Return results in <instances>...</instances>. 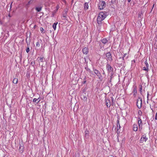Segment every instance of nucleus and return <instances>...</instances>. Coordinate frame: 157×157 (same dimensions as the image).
Here are the masks:
<instances>
[{
	"label": "nucleus",
	"mask_w": 157,
	"mask_h": 157,
	"mask_svg": "<svg viewBox=\"0 0 157 157\" xmlns=\"http://www.w3.org/2000/svg\"><path fill=\"white\" fill-rule=\"evenodd\" d=\"M101 41L103 44H105L107 42L108 40L104 38L101 40Z\"/></svg>",
	"instance_id": "obj_19"
},
{
	"label": "nucleus",
	"mask_w": 157,
	"mask_h": 157,
	"mask_svg": "<svg viewBox=\"0 0 157 157\" xmlns=\"http://www.w3.org/2000/svg\"><path fill=\"white\" fill-rule=\"evenodd\" d=\"M29 51L30 49L29 47H28L26 49V52L27 53H28L29 52Z\"/></svg>",
	"instance_id": "obj_28"
},
{
	"label": "nucleus",
	"mask_w": 157,
	"mask_h": 157,
	"mask_svg": "<svg viewBox=\"0 0 157 157\" xmlns=\"http://www.w3.org/2000/svg\"><path fill=\"white\" fill-rule=\"evenodd\" d=\"M133 130L134 131H136L138 130L137 125L136 124H134L133 125Z\"/></svg>",
	"instance_id": "obj_13"
},
{
	"label": "nucleus",
	"mask_w": 157,
	"mask_h": 157,
	"mask_svg": "<svg viewBox=\"0 0 157 157\" xmlns=\"http://www.w3.org/2000/svg\"><path fill=\"white\" fill-rule=\"evenodd\" d=\"M58 22L54 23L53 25L52 26L55 30L56 29V26Z\"/></svg>",
	"instance_id": "obj_18"
},
{
	"label": "nucleus",
	"mask_w": 157,
	"mask_h": 157,
	"mask_svg": "<svg viewBox=\"0 0 157 157\" xmlns=\"http://www.w3.org/2000/svg\"><path fill=\"white\" fill-rule=\"evenodd\" d=\"M119 120H117V128H118V124H119Z\"/></svg>",
	"instance_id": "obj_38"
},
{
	"label": "nucleus",
	"mask_w": 157,
	"mask_h": 157,
	"mask_svg": "<svg viewBox=\"0 0 157 157\" xmlns=\"http://www.w3.org/2000/svg\"><path fill=\"white\" fill-rule=\"evenodd\" d=\"M106 4L103 1H100L98 5L99 9L100 10L103 9L105 6Z\"/></svg>",
	"instance_id": "obj_2"
},
{
	"label": "nucleus",
	"mask_w": 157,
	"mask_h": 157,
	"mask_svg": "<svg viewBox=\"0 0 157 157\" xmlns=\"http://www.w3.org/2000/svg\"><path fill=\"white\" fill-rule=\"evenodd\" d=\"M98 15H100L101 17H104V19L106 17V14L102 12H100L99 13Z\"/></svg>",
	"instance_id": "obj_11"
},
{
	"label": "nucleus",
	"mask_w": 157,
	"mask_h": 157,
	"mask_svg": "<svg viewBox=\"0 0 157 157\" xmlns=\"http://www.w3.org/2000/svg\"><path fill=\"white\" fill-rule=\"evenodd\" d=\"M93 71L94 73L98 76V78L101 81H102L103 80V78L100 72L94 68H93Z\"/></svg>",
	"instance_id": "obj_1"
},
{
	"label": "nucleus",
	"mask_w": 157,
	"mask_h": 157,
	"mask_svg": "<svg viewBox=\"0 0 157 157\" xmlns=\"http://www.w3.org/2000/svg\"><path fill=\"white\" fill-rule=\"evenodd\" d=\"M62 1L64 3H66V2L65 0H62Z\"/></svg>",
	"instance_id": "obj_43"
},
{
	"label": "nucleus",
	"mask_w": 157,
	"mask_h": 157,
	"mask_svg": "<svg viewBox=\"0 0 157 157\" xmlns=\"http://www.w3.org/2000/svg\"><path fill=\"white\" fill-rule=\"evenodd\" d=\"M138 124L139 127V128H140V125H142V121L140 117H138Z\"/></svg>",
	"instance_id": "obj_15"
},
{
	"label": "nucleus",
	"mask_w": 157,
	"mask_h": 157,
	"mask_svg": "<svg viewBox=\"0 0 157 157\" xmlns=\"http://www.w3.org/2000/svg\"><path fill=\"white\" fill-rule=\"evenodd\" d=\"M36 46L39 47L40 46V44L38 42H37L36 44Z\"/></svg>",
	"instance_id": "obj_32"
},
{
	"label": "nucleus",
	"mask_w": 157,
	"mask_h": 157,
	"mask_svg": "<svg viewBox=\"0 0 157 157\" xmlns=\"http://www.w3.org/2000/svg\"><path fill=\"white\" fill-rule=\"evenodd\" d=\"M84 7L85 9L87 10L89 7L88 4L87 2L85 3L84 4Z\"/></svg>",
	"instance_id": "obj_17"
},
{
	"label": "nucleus",
	"mask_w": 157,
	"mask_h": 157,
	"mask_svg": "<svg viewBox=\"0 0 157 157\" xmlns=\"http://www.w3.org/2000/svg\"><path fill=\"white\" fill-rule=\"evenodd\" d=\"M12 3L13 2H11V4L10 5V11L11 10V8L12 7Z\"/></svg>",
	"instance_id": "obj_35"
},
{
	"label": "nucleus",
	"mask_w": 157,
	"mask_h": 157,
	"mask_svg": "<svg viewBox=\"0 0 157 157\" xmlns=\"http://www.w3.org/2000/svg\"><path fill=\"white\" fill-rule=\"evenodd\" d=\"M105 103L106 106L108 108H109L111 105L110 100L108 99L105 98Z\"/></svg>",
	"instance_id": "obj_7"
},
{
	"label": "nucleus",
	"mask_w": 157,
	"mask_h": 157,
	"mask_svg": "<svg viewBox=\"0 0 157 157\" xmlns=\"http://www.w3.org/2000/svg\"><path fill=\"white\" fill-rule=\"evenodd\" d=\"M118 128H120V124H118Z\"/></svg>",
	"instance_id": "obj_46"
},
{
	"label": "nucleus",
	"mask_w": 157,
	"mask_h": 157,
	"mask_svg": "<svg viewBox=\"0 0 157 157\" xmlns=\"http://www.w3.org/2000/svg\"><path fill=\"white\" fill-rule=\"evenodd\" d=\"M149 95V94L148 92H147V97H148V96Z\"/></svg>",
	"instance_id": "obj_44"
},
{
	"label": "nucleus",
	"mask_w": 157,
	"mask_h": 157,
	"mask_svg": "<svg viewBox=\"0 0 157 157\" xmlns=\"http://www.w3.org/2000/svg\"><path fill=\"white\" fill-rule=\"evenodd\" d=\"M105 74L104 72V71H103V74L104 75V74Z\"/></svg>",
	"instance_id": "obj_54"
},
{
	"label": "nucleus",
	"mask_w": 157,
	"mask_h": 157,
	"mask_svg": "<svg viewBox=\"0 0 157 157\" xmlns=\"http://www.w3.org/2000/svg\"><path fill=\"white\" fill-rule=\"evenodd\" d=\"M119 128H117V134H118L120 132V131H119Z\"/></svg>",
	"instance_id": "obj_39"
},
{
	"label": "nucleus",
	"mask_w": 157,
	"mask_h": 157,
	"mask_svg": "<svg viewBox=\"0 0 157 157\" xmlns=\"http://www.w3.org/2000/svg\"><path fill=\"white\" fill-rule=\"evenodd\" d=\"M147 103H148V100H149V98H148V97H147Z\"/></svg>",
	"instance_id": "obj_41"
},
{
	"label": "nucleus",
	"mask_w": 157,
	"mask_h": 157,
	"mask_svg": "<svg viewBox=\"0 0 157 157\" xmlns=\"http://www.w3.org/2000/svg\"><path fill=\"white\" fill-rule=\"evenodd\" d=\"M111 99L112 100V102H113V97H111Z\"/></svg>",
	"instance_id": "obj_45"
},
{
	"label": "nucleus",
	"mask_w": 157,
	"mask_h": 157,
	"mask_svg": "<svg viewBox=\"0 0 157 157\" xmlns=\"http://www.w3.org/2000/svg\"><path fill=\"white\" fill-rule=\"evenodd\" d=\"M56 156L57 157H60V156L58 155H57Z\"/></svg>",
	"instance_id": "obj_52"
},
{
	"label": "nucleus",
	"mask_w": 157,
	"mask_h": 157,
	"mask_svg": "<svg viewBox=\"0 0 157 157\" xmlns=\"http://www.w3.org/2000/svg\"><path fill=\"white\" fill-rule=\"evenodd\" d=\"M40 101V99H39V100H38V101H37V102H36V103L37 104Z\"/></svg>",
	"instance_id": "obj_48"
},
{
	"label": "nucleus",
	"mask_w": 157,
	"mask_h": 157,
	"mask_svg": "<svg viewBox=\"0 0 157 157\" xmlns=\"http://www.w3.org/2000/svg\"><path fill=\"white\" fill-rule=\"evenodd\" d=\"M155 119L156 120H157V112L156 113L155 115Z\"/></svg>",
	"instance_id": "obj_37"
},
{
	"label": "nucleus",
	"mask_w": 157,
	"mask_h": 157,
	"mask_svg": "<svg viewBox=\"0 0 157 157\" xmlns=\"http://www.w3.org/2000/svg\"><path fill=\"white\" fill-rule=\"evenodd\" d=\"M78 155L77 154L75 155V157H78Z\"/></svg>",
	"instance_id": "obj_49"
},
{
	"label": "nucleus",
	"mask_w": 157,
	"mask_h": 157,
	"mask_svg": "<svg viewBox=\"0 0 157 157\" xmlns=\"http://www.w3.org/2000/svg\"><path fill=\"white\" fill-rule=\"evenodd\" d=\"M142 114V112L141 111H140V112H139V115H141Z\"/></svg>",
	"instance_id": "obj_40"
},
{
	"label": "nucleus",
	"mask_w": 157,
	"mask_h": 157,
	"mask_svg": "<svg viewBox=\"0 0 157 157\" xmlns=\"http://www.w3.org/2000/svg\"><path fill=\"white\" fill-rule=\"evenodd\" d=\"M147 140V138L146 137L145 135H144L141 137L140 140V143H143L144 141L146 142Z\"/></svg>",
	"instance_id": "obj_8"
},
{
	"label": "nucleus",
	"mask_w": 157,
	"mask_h": 157,
	"mask_svg": "<svg viewBox=\"0 0 157 157\" xmlns=\"http://www.w3.org/2000/svg\"><path fill=\"white\" fill-rule=\"evenodd\" d=\"M156 40H157V37H156Z\"/></svg>",
	"instance_id": "obj_58"
},
{
	"label": "nucleus",
	"mask_w": 157,
	"mask_h": 157,
	"mask_svg": "<svg viewBox=\"0 0 157 157\" xmlns=\"http://www.w3.org/2000/svg\"><path fill=\"white\" fill-rule=\"evenodd\" d=\"M33 2V1H31V0H30L27 3H26L25 5V6L27 8L29 7V5L30 4H31Z\"/></svg>",
	"instance_id": "obj_14"
},
{
	"label": "nucleus",
	"mask_w": 157,
	"mask_h": 157,
	"mask_svg": "<svg viewBox=\"0 0 157 157\" xmlns=\"http://www.w3.org/2000/svg\"><path fill=\"white\" fill-rule=\"evenodd\" d=\"M150 108L152 110V111H153V109H152L151 108V105H150Z\"/></svg>",
	"instance_id": "obj_50"
},
{
	"label": "nucleus",
	"mask_w": 157,
	"mask_h": 157,
	"mask_svg": "<svg viewBox=\"0 0 157 157\" xmlns=\"http://www.w3.org/2000/svg\"><path fill=\"white\" fill-rule=\"evenodd\" d=\"M85 69L87 71H88L90 73H91V71L90 69H89L88 68H85Z\"/></svg>",
	"instance_id": "obj_30"
},
{
	"label": "nucleus",
	"mask_w": 157,
	"mask_h": 157,
	"mask_svg": "<svg viewBox=\"0 0 157 157\" xmlns=\"http://www.w3.org/2000/svg\"><path fill=\"white\" fill-rule=\"evenodd\" d=\"M116 0H112L111 2L112 3H114L116 2Z\"/></svg>",
	"instance_id": "obj_36"
},
{
	"label": "nucleus",
	"mask_w": 157,
	"mask_h": 157,
	"mask_svg": "<svg viewBox=\"0 0 157 157\" xmlns=\"http://www.w3.org/2000/svg\"><path fill=\"white\" fill-rule=\"evenodd\" d=\"M142 103V99L141 98L139 97L137 100L136 103L138 109H140L141 108V107Z\"/></svg>",
	"instance_id": "obj_3"
},
{
	"label": "nucleus",
	"mask_w": 157,
	"mask_h": 157,
	"mask_svg": "<svg viewBox=\"0 0 157 157\" xmlns=\"http://www.w3.org/2000/svg\"><path fill=\"white\" fill-rule=\"evenodd\" d=\"M115 157H117L116 156H115Z\"/></svg>",
	"instance_id": "obj_60"
},
{
	"label": "nucleus",
	"mask_w": 157,
	"mask_h": 157,
	"mask_svg": "<svg viewBox=\"0 0 157 157\" xmlns=\"http://www.w3.org/2000/svg\"><path fill=\"white\" fill-rule=\"evenodd\" d=\"M144 63L145 64L146 66V67H149V65L147 63V60L145 61Z\"/></svg>",
	"instance_id": "obj_23"
},
{
	"label": "nucleus",
	"mask_w": 157,
	"mask_h": 157,
	"mask_svg": "<svg viewBox=\"0 0 157 157\" xmlns=\"http://www.w3.org/2000/svg\"><path fill=\"white\" fill-rule=\"evenodd\" d=\"M104 19V17H101L100 15H98L97 18V23L98 24V26H100L101 25V21L102 20H103Z\"/></svg>",
	"instance_id": "obj_5"
},
{
	"label": "nucleus",
	"mask_w": 157,
	"mask_h": 157,
	"mask_svg": "<svg viewBox=\"0 0 157 157\" xmlns=\"http://www.w3.org/2000/svg\"><path fill=\"white\" fill-rule=\"evenodd\" d=\"M40 98H38V99H36V98H34L33 99V102H36H36H37V101Z\"/></svg>",
	"instance_id": "obj_24"
},
{
	"label": "nucleus",
	"mask_w": 157,
	"mask_h": 157,
	"mask_svg": "<svg viewBox=\"0 0 157 157\" xmlns=\"http://www.w3.org/2000/svg\"><path fill=\"white\" fill-rule=\"evenodd\" d=\"M19 150L20 152L22 153L23 152L24 147L23 143L22 142L19 143Z\"/></svg>",
	"instance_id": "obj_4"
},
{
	"label": "nucleus",
	"mask_w": 157,
	"mask_h": 157,
	"mask_svg": "<svg viewBox=\"0 0 157 157\" xmlns=\"http://www.w3.org/2000/svg\"><path fill=\"white\" fill-rule=\"evenodd\" d=\"M73 0H72V1H73Z\"/></svg>",
	"instance_id": "obj_59"
},
{
	"label": "nucleus",
	"mask_w": 157,
	"mask_h": 157,
	"mask_svg": "<svg viewBox=\"0 0 157 157\" xmlns=\"http://www.w3.org/2000/svg\"><path fill=\"white\" fill-rule=\"evenodd\" d=\"M111 79H110V81H109V82H111Z\"/></svg>",
	"instance_id": "obj_55"
},
{
	"label": "nucleus",
	"mask_w": 157,
	"mask_h": 157,
	"mask_svg": "<svg viewBox=\"0 0 157 157\" xmlns=\"http://www.w3.org/2000/svg\"><path fill=\"white\" fill-rule=\"evenodd\" d=\"M44 59L43 57H40V62H43L44 61Z\"/></svg>",
	"instance_id": "obj_26"
},
{
	"label": "nucleus",
	"mask_w": 157,
	"mask_h": 157,
	"mask_svg": "<svg viewBox=\"0 0 157 157\" xmlns=\"http://www.w3.org/2000/svg\"><path fill=\"white\" fill-rule=\"evenodd\" d=\"M41 7H37L35 9L38 12H40L41 10Z\"/></svg>",
	"instance_id": "obj_21"
},
{
	"label": "nucleus",
	"mask_w": 157,
	"mask_h": 157,
	"mask_svg": "<svg viewBox=\"0 0 157 157\" xmlns=\"http://www.w3.org/2000/svg\"><path fill=\"white\" fill-rule=\"evenodd\" d=\"M133 92L134 93V95H136V94L137 93V90H136V86H135L134 87V89L133 90Z\"/></svg>",
	"instance_id": "obj_16"
},
{
	"label": "nucleus",
	"mask_w": 157,
	"mask_h": 157,
	"mask_svg": "<svg viewBox=\"0 0 157 157\" xmlns=\"http://www.w3.org/2000/svg\"><path fill=\"white\" fill-rule=\"evenodd\" d=\"M35 27H36V25H35L34 26V28H35Z\"/></svg>",
	"instance_id": "obj_56"
},
{
	"label": "nucleus",
	"mask_w": 157,
	"mask_h": 157,
	"mask_svg": "<svg viewBox=\"0 0 157 157\" xmlns=\"http://www.w3.org/2000/svg\"><path fill=\"white\" fill-rule=\"evenodd\" d=\"M85 136L86 137L88 136L89 135V131L87 130L85 131Z\"/></svg>",
	"instance_id": "obj_22"
},
{
	"label": "nucleus",
	"mask_w": 157,
	"mask_h": 157,
	"mask_svg": "<svg viewBox=\"0 0 157 157\" xmlns=\"http://www.w3.org/2000/svg\"><path fill=\"white\" fill-rule=\"evenodd\" d=\"M148 67H143V70L147 71H148Z\"/></svg>",
	"instance_id": "obj_25"
},
{
	"label": "nucleus",
	"mask_w": 157,
	"mask_h": 157,
	"mask_svg": "<svg viewBox=\"0 0 157 157\" xmlns=\"http://www.w3.org/2000/svg\"><path fill=\"white\" fill-rule=\"evenodd\" d=\"M106 67L107 68L109 72H110L113 71V68L111 67V66L109 64H107L106 65Z\"/></svg>",
	"instance_id": "obj_10"
},
{
	"label": "nucleus",
	"mask_w": 157,
	"mask_h": 157,
	"mask_svg": "<svg viewBox=\"0 0 157 157\" xmlns=\"http://www.w3.org/2000/svg\"><path fill=\"white\" fill-rule=\"evenodd\" d=\"M131 1V0H128V2H130Z\"/></svg>",
	"instance_id": "obj_51"
},
{
	"label": "nucleus",
	"mask_w": 157,
	"mask_h": 157,
	"mask_svg": "<svg viewBox=\"0 0 157 157\" xmlns=\"http://www.w3.org/2000/svg\"><path fill=\"white\" fill-rule=\"evenodd\" d=\"M31 1H33V0H31Z\"/></svg>",
	"instance_id": "obj_57"
},
{
	"label": "nucleus",
	"mask_w": 157,
	"mask_h": 157,
	"mask_svg": "<svg viewBox=\"0 0 157 157\" xmlns=\"http://www.w3.org/2000/svg\"><path fill=\"white\" fill-rule=\"evenodd\" d=\"M106 56L109 60L110 61L112 60V56L110 52H108L106 54Z\"/></svg>",
	"instance_id": "obj_6"
},
{
	"label": "nucleus",
	"mask_w": 157,
	"mask_h": 157,
	"mask_svg": "<svg viewBox=\"0 0 157 157\" xmlns=\"http://www.w3.org/2000/svg\"><path fill=\"white\" fill-rule=\"evenodd\" d=\"M59 8V5H57V6H56L57 9V10Z\"/></svg>",
	"instance_id": "obj_42"
},
{
	"label": "nucleus",
	"mask_w": 157,
	"mask_h": 157,
	"mask_svg": "<svg viewBox=\"0 0 157 157\" xmlns=\"http://www.w3.org/2000/svg\"><path fill=\"white\" fill-rule=\"evenodd\" d=\"M82 51L83 53L84 54H87L88 52V48L85 47L82 50Z\"/></svg>",
	"instance_id": "obj_9"
},
{
	"label": "nucleus",
	"mask_w": 157,
	"mask_h": 157,
	"mask_svg": "<svg viewBox=\"0 0 157 157\" xmlns=\"http://www.w3.org/2000/svg\"><path fill=\"white\" fill-rule=\"evenodd\" d=\"M142 86H141V87L140 88V93L142 92Z\"/></svg>",
	"instance_id": "obj_34"
},
{
	"label": "nucleus",
	"mask_w": 157,
	"mask_h": 157,
	"mask_svg": "<svg viewBox=\"0 0 157 157\" xmlns=\"http://www.w3.org/2000/svg\"><path fill=\"white\" fill-rule=\"evenodd\" d=\"M126 54H124V56L123 57H120L119 58V59H124V57H125L126 56Z\"/></svg>",
	"instance_id": "obj_33"
},
{
	"label": "nucleus",
	"mask_w": 157,
	"mask_h": 157,
	"mask_svg": "<svg viewBox=\"0 0 157 157\" xmlns=\"http://www.w3.org/2000/svg\"><path fill=\"white\" fill-rule=\"evenodd\" d=\"M68 10V9H66L64 11L63 14V17L64 18H66V16Z\"/></svg>",
	"instance_id": "obj_12"
},
{
	"label": "nucleus",
	"mask_w": 157,
	"mask_h": 157,
	"mask_svg": "<svg viewBox=\"0 0 157 157\" xmlns=\"http://www.w3.org/2000/svg\"><path fill=\"white\" fill-rule=\"evenodd\" d=\"M154 6V4H153V6H152V9H153V8Z\"/></svg>",
	"instance_id": "obj_53"
},
{
	"label": "nucleus",
	"mask_w": 157,
	"mask_h": 157,
	"mask_svg": "<svg viewBox=\"0 0 157 157\" xmlns=\"http://www.w3.org/2000/svg\"><path fill=\"white\" fill-rule=\"evenodd\" d=\"M35 64V62L34 61H32L31 63V64L32 66H34V65Z\"/></svg>",
	"instance_id": "obj_29"
},
{
	"label": "nucleus",
	"mask_w": 157,
	"mask_h": 157,
	"mask_svg": "<svg viewBox=\"0 0 157 157\" xmlns=\"http://www.w3.org/2000/svg\"><path fill=\"white\" fill-rule=\"evenodd\" d=\"M86 78L85 77L83 79V84H85L86 82Z\"/></svg>",
	"instance_id": "obj_31"
},
{
	"label": "nucleus",
	"mask_w": 157,
	"mask_h": 157,
	"mask_svg": "<svg viewBox=\"0 0 157 157\" xmlns=\"http://www.w3.org/2000/svg\"><path fill=\"white\" fill-rule=\"evenodd\" d=\"M113 77V74H112L111 75V79H112Z\"/></svg>",
	"instance_id": "obj_47"
},
{
	"label": "nucleus",
	"mask_w": 157,
	"mask_h": 157,
	"mask_svg": "<svg viewBox=\"0 0 157 157\" xmlns=\"http://www.w3.org/2000/svg\"><path fill=\"white\" fill-rule=\"evenodd\" d=\"M18 82V79L14 78L13 80V82L15 84H17Z\"/></svg>",
	"instance_id": "obj_20"
},
{
	"label": "nucleus",
	"mask_w": 157,
	"mask_h": 157,
	"mask_svg": "<svg viewBox=\"0 0 157 157\" xmlns=\"http://www.w3.org/2000/svg\"><path fill=\"white\" fill-rule=\"evenodd\" d=\"M40 31L42 33H44V32H43L44 31V29L43 28H42V27H41L40 28Z\"/></svg>",
	"instance_id": "obj_27"
}]
</instances>
